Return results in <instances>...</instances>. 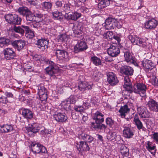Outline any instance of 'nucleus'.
I'll return each mask as SVG.
<instances>
[{
  "instance_id": "f257e3e1",
  "label": "nucleus",
  "mask_w": 158,
  "mask_h": 158,
  "mask_svg": "<svg viewBox=\"0 0 158 158\" xmlns=\"http://www.w3.org/2000/svg\"><path fill=\"white\" fill-rule=\"evenodd\" d=\"M80 139L85 142L81 141L80 142L79 150L83 151H89V148L86 142L91 143L94 139V138L90 135L82 132L79 135Z\"/></svg>"
},
{
  "instance_id": "f03ea898",
  "label": "nucleus",
  "mask_w": 158,
  "mask_h": 158,
  "mask_svg": "<svg viewBox=\"0 0 158 158\" xmlns=\"http://www.w3.org/2000/svg\"><path fill=\"white\" fill-rule=\"evenodd\" d=\"M47 64L48 65L45 69L47 73L51 76H56V73L59 71V67L53 61L48 60H45Z\"/></svg>"
},
{
  "instance_id": "7ed1b4c3",
  "label": "nucleus",
  "mask_w": 158,
  "mask_h": 158,
  "mask_svg": "<svg viewBox=\"0 0 158 158\" xmlns=\"http://www.w3.org/2000/svg\"><path fill=\"white\" fill-rule=\"evenodd\" d=\"M128 38L133 45H139L143 48L146 47L147 43L142 38L136 35H129Z\"/></svg>"
},
{
  "instance_id": "20e7f679",
  "label": "nucleus",
  "mask_w": 158,
  "mask_h": 158,
  "mask_svg": "<svg viewBox=\"0 0 158 158\" xmlns=\"http://www.w3.org/2000/svg\"><path fill=\"white\" fill-rule=\"evenodd\" d=\"M146 86L143 83H138L134 86V93L139 94L142 97H144L146 95Z\"/></svg>"
},
{
  "instance_id": "39448f33",
  "label": "nucleus",
  "mask_w": 158,
  "mask_h": 158,
  "mask_svg": "<svg viewBox=\"0 0 158 158\" xmlns=\"http://www.w3.org/2000/svg\"><path fill=\"white\" fill-rule=\"evenodd\" d=\"M158 25V21L154 18H149L144 23V27L147 29L152 30L156 28Z\"/></svg>"
},
{
  "instance_id": "423d86ee",
  "label": "nucleus",
  "mask_w": 158,
  "mask_h": 158,
  "mask_svg": "<svg viewBox=\"0 0 158 158\" xmlns=\"http://www.w3.org/2000/svg\"><path fill=\"white\" fill-rule=\"evenodd\" d=\"M31 147V151L34 153H45L47 151L44 147L39 143H32Z\"/></svg>"
},
{
  "instance_id": "0eeeda50",
  "label": "nucleus",
  "mask_w": 158,
  "mask_h": 158,
  "mask_svg": "<svg viewBox=\"0 0 158 158\" xmlns=\"http://www.w3.org/2000/svg\"><path fill=\"white\" fill-rule=\"evenodd\" d=\"M120 52L119 48L115 44H111L107 50L108 54L112 57L117 56Z\"/></svg>"
},
{
  "instance_id": "6e6552de",
  "label": "nucleus",
  "mask_w": 158,
  "mask_h": 158,
  "mask_svg": "<svg viewBox=\"0 0 158 158\" xmlns=\"http://www.w3.org/2000/svg\"><path fill=\"white\" fill-rule=\"evenodd\" d=\"M88 48L86 43L84 41H78L74 47V51L77 52L86 50Z\"/></svg>"
},
{
  "instance_id": "1a4fd4ad",
  "label": "nucleus",
  "mask_w": 158,
  "mask_h": 158,
  "mask_svg": "<svg viewBox=\"0 0 158 158\" xmlns=\"http://www.w3.org/2000/svg\"><path fill=\"white\" fill-rule=\"evenodd\" d=\"M107 81L111 85H116L118 82L117 77L114 73L112 72H109L107 73Z\"/></svg>"
},
{
  "instance_id": "9d476101",
  "label": "nucleus",
  "mask_w": 158,
  "mask_h": 158,
  "mask_svg": "<svg viewBox=\"0 0 158 158\" xmlns=\"http://www.w3.org/2000/svg\"><path fill=\"white\" fill-rule=\"evenodd\" d=\"M137 110L140 117L142 118H149L150 116V113L144 107H138Z\"/></svg>"
},
{
  "instance_id": "9b49d317",
  "label": "nucleus",
  "mask_w": 158,
  "mask_h": 158,
  "mask_svg": "<svg viewBox=\"0 0 158 158\" xmlns=\"http://www.w3.org/2000/svg\"><path fill=\"white\" fill-rule=\"evenodd\" d=\"M3 52L5 58L6 60L13 59L15 56V52L12 48H6L4 50Z\"/></svg>"
},
{
  "instance_id": "f8f14e48",
  "label": "nucleus",
  "mask_w": 158,
  "mask_h": 158,
  "mask_svg": "<svg viewBox=\"0 0 158 158\" xmlns=\"http://www.w3.org/2000/svg\"><path fill=\"white\" fill-rule=\"evenodd\" d=\"M55 120L58 122H65L67 119V117L65 114L57 112L53 114Z\"/></svg>"
},
{
  "instance_id": "ddd939ff",
  "label": "nucleus",
  "mask_w": 158,
  "mask_h": 158,
  "mask_svg": "<svg viewBox=\"0 0 158 158\" xmlns=\"http://www.w3.org/2000/svg\"><path fill=\"white\" fill-rule=\"evenodd\" d=\"M116 21V19L112 18H108L106 19L104 26L105 29L107 30L114 29V22Z\"/></svg>"
},
{
  "instance_id": "4468645a",
  "label": "nucleus",
  "mask_w": 158,
  "mask_h": 158,
  "mask_svg": "<svg viewBox=\"0 0 158 158\" xmlns=\"http://www.w3.org/2000/svg\"><path fill=\"white\" fill-rule=\"evenodd\" d=\"M147 105L150 110L155 112L158 111V103L155 100H150L148 102Z\"/></svg>"
},
{
  "instance_id": "2eb2a0df",
  "label": "nucleus",
  "mask_w": 158,
  "mask_h": 158,
  "mask_svg": "<svg viewBox=\"0 0 158 158\" xmlns=\"http://www.w3.org/2000/svg\"><path fill=\"white\" fill-rule=\"evenodd\" d=\"M104 115L101 112L97 111L93 115V119L95 120L97 123H102L104 121Z\"/></svg>"
},
{
  "instance_id": "dca6fc26",
  "label": "nucleus",
  "mask_w": 158,
  "mask_h": 158,
  "mask_svg": "<svg viewBox=\"0 0 158 158\" xmlns=\"http://www.w3.org/2000/svg\"><path fill=\"white\" fill-rule=\"evenodd\" d=\"M36 44L38 48L44 51L48 48V41L44 39H39L37 40Z\"/></svg>"
},
{
  "instance_id": "f3484780",
  "label": "nucleus",
  "mask_w": 158,
  "mask_h": 158,
  "mask_svg": "<svg viewBox=\"0 0 158 158\" xmlns=\"http://www.w3.org/2000/svg\"><path fill=\"white\" fill-rule=\"evenodd\" d=\"M25 44L24 41L22 40H15L12 43L13 46L19 51L23 48Z\"/></svg>"
},
{
  "instance_id": "a211bd4d",
  "label": "nucleus",
  "mask_w": 158,
  "mask_h": 158,
  "mask_svg": "<svg viewBox=\"0 0 158 158\" xmlns=\"http://www.w3.org/2000/svg\"><path fill=\"white\" fill-rule=\"evenodd\" d=\"M81 16V14L80 13L77 12H74L69 13L65 15V17L68 19L72 20L75 21Z\"/></svg>"
},
{
  "instance_id": "6ab92c4d",
  "label": "nucleus",
  "mask_w": 158,
  "mask_h": 158,
  "mask_svg": "<svg viewBox=\"0 0 158 158\" xmlns=\"http://www.w3.org/2000/svg\"><path fill=\"white\" fill-rule=\"evenodd\" d=\"M142 64L143 69L145 71L151 70L154 67V64L149 60H144Z\"/></svg>"
},
{
  "instance_id": "aec40b11",
  "label": "nucleus",
  "mask_w": 158,
  "mask_h": 158,
  "mask_svg": "<svg viewBox=\"0 0 158 158\" xmlns=\"http://www.w3.org/2000/svg\"><path fill=\"white\" fill-rule=\"evenodd\" d=\"M124 129L123 131V136L126 138H130L133 136L134 132L129 127L124 126Z\"/></svg>"
},
{
  "instance_id": "412c9836",
  "label": "nucleus",
  "mask_w": 158,
  "mask_h": 158,
  "mask_svg": "<svg viewBox=\"0 0 158 158\" xmlns=\"http://www.w3.org/2000/svg\"><path fill=\"white\" fill-rule=\"evenodd\" d=\"M92 84L91 83L86 82H80L78 85L79 89L81 91L90 89L92 88Z\"/></svg>"
},
{
  "instance_id": "4be33fe9",
  "label": "nucleus",
  "mask_w": 158,
  "mask_h": 158,
  "mask_svg": "<svg viewBox=\"0 0 158 158\" xmlns=\"http://www.w3.org/2000/svg\"><path fill=\"white\" fill-rule=\"evenodd\" d=\"M40 129V127L37 123H34L33 124L26 127V130L28 132L32 133H36Z\"/></svg>"
},
{
  "instance_id": "5701e85b",
  "label": "nucleus",
  "mask_w": 158,
  "mask_h": 158,
  "mask_svg": "<svg viewBox=\"0 0 158 158\" xmlns=\"http://www.w3.org/2000/svg\"><path fill=\"white\" fill-rule=\"evenodd\" d=\"M55 54L58 59L63 60L67 57L68 53L64 50L56 49Z\"/></svg>"
},
{
  "instance_id": "b1692460",
  "label": "nucleus",
  "mask_w": 158,
  "mask_h": 158,
  "mask_svg": "<svg viewBox=\"0 0 158 158\" xmlns=\"http://www.w3.org/2000/svg\"><path fill=\"white\" fill-rule=\"evenodd\" d=\"M123 87L127 91L131 92L132 90V86L130 80L128 76L124 77Z\"/></svg>"
},
{
  "instance_id": "393cba45",
  "label": "nucleus",
  "mask_w": 158,
  "mask_h": 158,
  "mask_svg": "<svg viewBox=\"0 0 158 158\" xmlns=\"http://www.w3.org/2000/svg\"><path fill=\"white\" fill-rule=\"evenodd\" d=\"M130 109L129 108L127 105H125L122 106L119 110V112L120 113L122 118H125V116L129 113Z\"/></svg>"
},
{
  "instance_id": "a878e982",
  "label": "nucleus",
  "mask_w": 158,
  "mask_h": 158,
  "mask_svg": "<svg viewBox=\"0 0 158 158\" xmlns=\"http://www.w3.org/2000/svg\"><path fill=\"white\" fill-rule=\"evenodd\" d=\"M22 115L23 116L27 119H31L33 117L32 112L29 109L24 108L22 111Z\"/></svg>"
},
{
  "instance_id": "bb28decb",
  "label": "nucleus",
  "mask_w": 158,
  "mask_h": 158,
  "mask_svg": "<svg viewBox=\"0 0 158 158\" xmlns=\"http://www.w3.org/2000/svg\"><path fill=\"white\" fill-rule=\"evenodd\" d=\"M124 56L125 60L127 63L130 64L133 63L134 64H137L134 61V58L131 54L129 52H126L124 53Z\"/></svg>"
},
{
  "instance_id": "cd10ccee",
  "label": "nucleus",
  "mask_w": 158,
  "mask_h": 158,
  "mask_svg": "<svg viewBox=\"0 0 158 158\" xmlns=\"http://www.w3.org/2000/svg\"><path fill=\"white\" fill-rule=\"evenodd\" d=\"M22 27L26 31L25 36L26 37L29 38H32L35 36L34 32L33 31L31 30L28 27L22 25Z\"/></svg>"
},
{
  "instance_id": "c85d7f7f",
  "label": "nucleus",
  "mask_w": 158,
  "mask_h": 158,
  "mask_svg": "<svg viewBox=\"0 0 158 158\" xmlns=\"http://www.w3.org/2000/svg\"><path fill=\"white\" fill-rule=\"evenodd\" d=\"M12 126L10 125H4L1 127L0 131L3 133L9 132L13 130Z\"/></svg>"
},
{
  "instance_id": "c756f323",
  "label": "nucleus",
  "mask_w": 158,
  "mask_h": 158,
  "mask_svg": "<svg viewBox=\"0 0 158 158\" xmlns=\"http://www.w3.org/2000/svg\"><path fill=\"white\" fill-rule=\"evenodd\" d=\"M134 122L139 130L141 129H143L144 128L143 126L142 123L139 119L138 115L137 114L135 115L134 118Z\"/></svg>"
},
{
  "instance_id": "7c9ffc66",
  "label": "nucleus",
  "mask_w": 158,
  "mask_h": 158,
  "mask_svg": "<svg viewBox=\"0 0 158 158\" xmlns=\"http://www.w3.org/2000/svg\"><path fill=\"white\" fill-rule=\"evenodd\" d=\"M110 4V0H99L98 4V7L101 9L104 8Z\"/></svg>"
},
{
  "instance_id": "2f4dec72",
  "label": "nucleus",
  "mask_w": 158,
  "mask_h": 158,
  "mask_svg": "<svg viewBox=\"0 0 158 158\" xmlns=\"http://www.w3.org/2000/svg\"><path fill=\"white\" fill-rule=\"evenodd\" d=\"M53 18L59 20L62 19L64 15L62 13L58 10L52 12Z\"/></svg>"
},
{
  "instance_id": "473e14b6",
  "label": "nucleus",
  "mask_w": 158,
  "mask_h": 158,
  "mask_svg": "<svg viewBox=\"0 0 158 158\" xmlns=\"http://www.w3.org/2000/svg\"><path fill=\"white\" fill-rule=\"evenodd\" d=\"M121 154L124 156H127L129 155V149L123 144L120 145V148Z\"/></svg>"
},
{
  "instance_id": "72a5a7b5",
  "label": "nucleus",
  "mask_w": 158,
  "mask_h": 158,
  "mask_svg": "<svg viewBox=\"0 0 158 158\" xmlns=\"http://www.w3.org/2000/svg\"><path fill=\"white\" fill-rule=\"evenodd\" d=\"M19 13L23 16H26L27 13H30V10L26 7H19L18 9Z\"/></svg>"
},
{
  "instance_id": "f704fd0d",
  "label": "nucleus",
  "mask_w": 158,
  "mask_h": 158,
  "mask_svg": "<svg viewBox=\"0 0 158 158\" xmlns=\"http://www.w3.org/2000/svg\"><path fill=\"white\" fill-rule=\"evenodd\" d=\"M73 31L75 34H79L82 33V31L80 25H74L73 27Z\"/></svg>"
},
{
  "instance_id": "c9c22d12",
  "label": "nucleus",
  "mask_w": 158,
  "mask_h": 158,
  "mask_svg": "<svg viewBox=\"0 0 158 158\" xmlns=\"http://www.w3.org/2000/svg\"><path fill=\"white\" fill-rule=\"evenodd\" d=\"M42 8L44 10H50L52 6V4L49 2H44L42 4Z\"/></svg>"
},
{
  "instance_id": "e433bc0d",
  "label": "nucleus",
  "mask_w": 158,
  "mask_h": 158,
  "mask_svg": "<svg viewBox=\"0 0 158 158\" xmlns=\"http://www.w3.org/2000/svg\"><path fill=\"white\" fill-rule=\"evenodd\" d=\"M91 61L95 65L98 66L101 65V61L100 58L96 56H94L91 57Z\"/></svg>"
},
{
  "instance_id": "4c0bfd02",
  "label": "nucleus",
  "mask_w": 158,
  "mask_h": 158,
  "mask_svg": "<svg viewBox=\"0 0 158 158\" xmlns=\"http://www.w3.org/2000/svg\"><path fill=\"white\" fill-rule=\"evenodd\" d=\"M38 94L39 95H42L43 94H47V90L43 85L38 86Z\"/></svg>"
},
{
  "instance_id": "58836bf2",
  "label": "nucleus",
  "mask_w": 158,
  "mask_h": 158,
  "mask_svg": "<svg viewBox=\"0 0 158 158\" xmlns=\"http://www.w3.org/2000/svg\"><path fill=\"white\" fill-rule=\"evenodd\" d=\"M146 147L148 150L149 151L153 150H156L155 144H153L152 142L150 141H147V142Z\"/></svg>"
},
{
  "instance_id": "ea45409f",
  "label": "nucleus",
  "mask_w": 158,
  "mask_h": 158,
  "mask_svg": "<svg viewBox=\"0 0 158 158\" xmlns=\"http://www.w3.org/2000/svg\"><path fill=\"white\" fill-rule=\"evenodd\" d=\"M118 136L119 135H117V133L115 132H110L107 135V137L108 139L110 140H116V137Z\"/></svg>"
},
{
  "instance_id": "a19ab883",
  "label": "nucleus",
  "mask_w": 158,
  "mask_h": 158,
  "mask_svg": "<svg viewBox=\"0 0 158 158\" xmlns=\"http://www.w3.org/2000/svg\"><path fill=\"white\" fill-rule=\"evenodd\" d=\"M74 0H69V3L66 4H64V10L65 11H68L70 10V5H71L72 6H74Z\"/></svg>"
},
{
  "instance_id": "79ce46f5",
  "label": "nucleus",
  "mask_w": 158,
  "mask_h": 158,
  "mask_svg": "<svg viewBox=\"0 0 158 158\" xmlns=\"http://www.w3.org/2000/svg\"><path fill=\"white\" fill-rule=\"evenodd\" d=\"M58 41L67 42L69 40L68 36L65 34L59 35L58 37Z\"/></svg>"
},
{
  "instance_id": "37998d69",
  "label": "nucleus",
  "mask_w": 158,
  "mask_h": 158,
  "mask_svg": "<svg viewBox=\"0 0 158 158\" xmlns=\"http://www.w3.org/2000/svg\"><path fill=\"white\" fill-rule=\"evenodd\" d=\"M124 73L127 75H131L133 73V69L130 66H126L124 69Z\"/></svg>"
},
{
  "instance_id": "c03bdc74",
  "label": "nucleus",
  "mask_w": 158,
  "mask_h": 158,
  "mask_svg": "<svg viewBox=\"0 0 158 158\" xmlns=\"http://www.w3.org/2000/svg\"><path fill=\"white\" fill-rule=\"evenodd\" d=\"M14 15H13L12 14H7L5 16V18L6 20L8 23H12L13 19L14 18Z\"/></svg>"
},
{
  "instance_id": "a18cd8bd",
  "label": "nucleus",
  "mask_w": 158,
  "mask_h": 158,
  "mask_svg": "<svg viewBox=\"0 0 158 158\" xmlns=\"http://www.w3.org/2000/svg\"><path fill=\"white\" fill-rule=\"evenodd\" d=\"M123 23V21L121 19L119 20L116 19V21L114 22V26L118 28H121L122 27Z\"/></svg>"
},
{
  "instance_id": "49530a36",
  "label": "nucleus",
  "mask_w": 158,
  "mask_h": 158,
  "mask_svg": "<svg viewBox=\"0 0 158 158\" xmlns=\"http://www.w3.org/2000/svg\"><path fill=\"white\" fill-rule=\"evenodd\" d=\"M113 32L112 31H108L103 34L104 37L108 40L111 39L113 37Z\"/></svg>"
},
{
  "instance_id": "de8ad7c7",
  "label": "nucleus",
  "mask_w": 158,
  "mask_h": 158,
  "mask_svg": "<svg viewBox=\"0 0 158 158\" xmlns=\"http://www.w3.org/2000/svg\"><path fill=\"white\" fill-rule=\"evenodd\" d=\"M34 20L37 22H41L43 20L42 15L41 14L36 13L34 15Z\"/></svg>"
},
{
  "instance_id": "09e8293b",
  "label": "nucleus",
  "mask_w": 158,
  "mask_h": 158,
  "mask_svg": "<svg viewBox=\"0 0 158 158\" xmlns=\"http://www.w3.org/2000/svg\"><path fill=\"white\" fill-rule=\"evenodd\" d=\"M14 30L16 32L19 33L21 35H23L24 33V30L20 26H15L13 28Z\"/></svg>"
},
{
  "instance_id": "8fccbe9b",
  "label": "nucleus",
  "mask_w": 158,
  "mask_h": 158,
  "mask_svg": "<svg viewBox=\"0 0 158 158\" xmlns=\"http://www.w3.org/2000/svg\"><path fill=\"white\" fill-rule=\"evenodd\" d=\"M64 81L61 80L60 81V82L58 83V85L57 87V89L58 91V93L61 94L63 92L62 88L65 85H64L63 84Z\"/></svg>"
},
{
  "instance_id": "3c124183",
  "label": "nucleus",
  "mask_w": 158,
  "mask_h": 158,
  "mask_svg": "<svg viewBox=\"0 0 158 158\" xmlns=\"http://www.w3.org/2000/svg\"><path fill=\"white\" fill-rule=\"evenodd\" d=\"M14 18L13 19V21L12 23L13 24H20L21 22V19L16 15H14Z\"/></svg>"
},
{
  "instance_id": "603ef678",
  "label": "nucleus",
  "mask_w": 158,
  "mask_h": 158,
  "mask_svg": "<svg viewBox=\"0 0 158 158\" xmlns=\"http://www.w3.org/2000/svg\"><path fill=\"white\" fill-rule=\"evenodd\" d=\"M30 13H27V14L25 16L26 19L27 20L32 21H35L34 15L32 14L31 12L30 11Z\"/></svg>"
},
{
  "instance_id": "864d4df0",
  "label": "nucleus",
  "mask_w": 158,
  "mask_h": 158,
  "mask_svg": "<svg viewBox=\"0 0 158 158\" xmlns=\"http://www.w3.org/2000/svg\"><path fill=\"white\" fill-rule=\"evenodd\" d=\"M8 41V40H7L4 38L0 37V47H2L4 45H6Z\"/></svg>"
},
{
  "instance_id": "5fc2aeb1",
  "label": "nucleus",
  "mask_w": 158,
  "mask_h": 158,
  "mask_svg": "<svg viewBox=\"0 0 158 158\" xmlns=\"http://www.w3.org/2000/svg\"><path fill=\"white\" fill-rule=\"evenodd\" d=\"M86 0H74V4L76 7H79L82 5Z\"/></svg>"
},
{
  "instance_id": "6e6d98bb",
  "label": "nucleus",
  "mask_w": 158,
  "mask_h": 158,
  "mask_svg": "<svg viewBox=\"0 0 158 158\" xmlns=\"http://www.w3.org/2000/svg\"><path fill=\"white\" fill-rule=\"evenodd\" d=\"M74 109L77 112H83L85 108L81 106H75Z\"/></svg>"
},
{
  "instance_id": "4d7b16f0",
  "label": "nucleus",
  "mask_w": 158,
  "mask_h": 158,
  "mask_svg": "<svg viewBox=\"0 0 158 158\" xmlns=\"http://www.w3.org/2000/svg\"><path fill=\"white\" fill-rule=\"evenodd\" d=\"M61 106L64 109H67L70 106V102L68 100H66L62 102L61 104Z\"/></svg>"
},
{
  "instance_id": "13d9d810",
  "label": "nucleus",
  "mask_w": 158,
  "mask_h": 158,
  "mask_svg": "<svg viewBox=\"0 0 158 158\" xmlns=\"http://www.w3.org/2000/svg\"><path fill=\"white\" fill-rule=\"evenodd\" d=\"M106 124L111 127L113 125L114 123L113 121L110 118H107L106 120Z\"/></svg>"
},
{
  "instance_id": "bf43d9fd",
  "label": "nucleus",
  "mask_w": 158,
  "mask_h": 158,
  "mask_svg": "<svg viewBox=\"0 0 158 158\" xmlns=\"http://www.w3.org/2000/svg\"><path fill=\"white\" fill-rule=\"evenodd\" d=\"M89 100L87 99H85L83 101V105L85 107V108L86 109L88 108L90 106V103Z\"/></svg>"
},
{
  "instance_id": "052dcab7",
  "label": "nucleus",
  "mask_w": 158,
  "mask_h": 158,
  "mask_svg": "<svg viewBox=\"0 0 158 158\" xmlns=\"http://www.w3.org/2000/svg\"><path fill=\"white\" fill-rule=\"evenodd\" d=\"M67 100L68 101H69L70 104L74 103L75 102V97L73 96H71Z\"/></svg>"
},
{
  "instance_id": "680f3d73",
  "label": "nucleus",
  "mask_w": 158,
  "mask_h": 158,
  "mask_svg": "<svg viewBox=\"0 0 158 158\" xmlns=\"http://www.w3.org/2000/svg\"><path fill=\"white\" fill-rule=\"evenodd\" d=\"M152 138L154 140L158 143V133H155L153 134Z\"/></svg>"
},
{
  "instance_id": "e2e57ef3",
  "label": "nucleus",
  "mask_w": 158,
  "mask_h": 158,
  "mask_svg": "<svg viewBox=\"0 0 158 158\" xmlns=\"http://www.w3.org/2000/svg\"><path fill=\"white\" fill-rule=\"evenodd\" d=\"M39 97L41 101H44L46 100L47 99V94H43L42 95H39Z\"/></svg>"
},
{
  "instance_id": "0e129e2a",
  "label": "nucleus",
  "mask_w": 158,
  "mask_h": 158,
  "mask_svg": "<svg viewBox=\"0 0 158 158\" xmlns=\"http://www.w3.org/2000/svg\"><path fill=\"white\" fill-rule=\"evenodd\" d=\"M0 102L3 103H6L7 102V98L4 96L0 97Z\"/></svg>"
},
{
  "instance_id": "69168bd1",
  "label": "nucleus",
  "mask_w": 158,
  "mask_h": 158,
  "mask_svg": "<svg viewBox=\"0 0 158 158\" xmlns=\"http://www.w3.org/2000/svg\"><path fill=\"white\" fill-rule=\"evenodd\" d=\"M152 82V84L154 85L158 86V80L156 77H155L153 79Z\"/></svg>"
},
{
  "instance_id": "338daca9",
  "label": "nucleus",
  "mask_w": 158,
  "mask_h": 158,
  "mask_svg": "<svg viewBox=\"0 0 158 158\" xmlns=\"http://www.w3.org/2000/svg\"><path fill=\"white\" fill-rule=\"evenodd\" d=\"M98 123H97L96 122L95 123L93 122L92 123H91V127L95 129L98 128Z\"/></svg>"
},
{
  "instance_id": "774afa93",
  "label": "nucleus",
  "mask_w": 158,
  "mask_h": 158,
  "mask_svg": "<svg viewBox=\"0 0 158 158\" xmlns=\"http://www.w3.org/2000/svg\"><path fill=\"white\" fill-rule=\"evenodd\" d=\"M102 27V26L101 25L99 24H97L95 25V29L96 30L100 31L101 30Z\"/></svg>"
}]
</instances>
